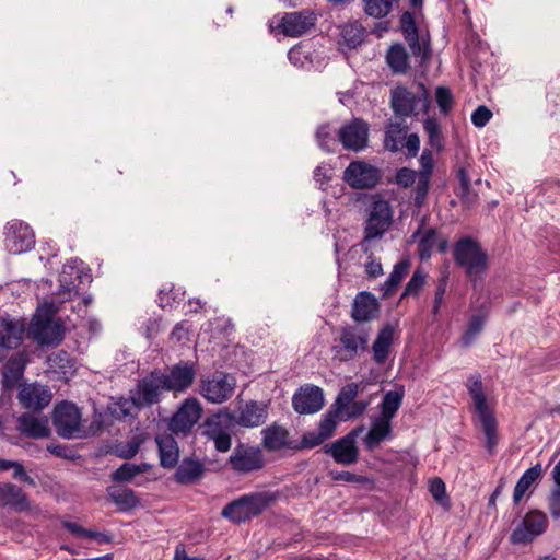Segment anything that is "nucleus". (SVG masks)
Masks as SVG:
<instances>
[{"instance_id": "nucleus-1", "label": "nucleus", "mask_w": 560, "mask_h": 560, "mask_svg": "<svg viewBox=\"0 0 560 560\" xmlns=\"http://www.w3.org/2000/svg\"><path fill=\"white\" fill-rule=\"evenodd\" d=\"M276 500L277 494L270 491L250 492L228 503L221 515L231 523L238 525L261 514Z\"/></svg>"}, {"instance_id": "nucleus-2", "label": "nucleus", "mask_w": 560, "mask_h": 560, "mask_svg": "<svg viewBox=\"0 0 560 560\" xmlns=\"http://www.w3.org/2000/svg\"><path fill=\"white\" fill-rule=\"evenodd\" d=\"M467 389L474 400L475 409L481 423L486 440V448L490 454H493L498 444V423L487 404L481 376L479 374L469 377L467 382Z\"/></svg>"}, {"instance_id": "nucleus-3", "label": "nucleus", "mask_w": 560, "mask_h": 560, "mask_svg": "<svg viewBox=\"0 0 560 560\" xmlns=\"http://www.w3.org/2000/svg\"><path fill=\"white\" fill-rule=\"evenodd\" d=\"M456 265L465 269L466 276L475 281L488 268V255L480 244L469 236L459 238L453 250Z\"/></svg>"}, {"instance_id": "nucleus-4", "label": "nucleus", "mask_w": 560, "mask_h": 560, "mask_svg": "<svg viewBox=\"0 0 560 560\" xmlns=\"http://www.w3.org/2000/svg\"><path fill=\"white\" fill-rule=\"evenodd\" d=\"M56 312L54 303H44L37 308L30 325V335L39 345H58L62 340L63 327L55 318Z\"/></svg>"}, {"instance_id": "nucleus-5", "label": "nucleus", "mask_w": 560, "mask_h": 560, "mask_svg": "<svg viewBox=\"0 0 560 560\" xmlns=\"http://www.w3.org/2000/svg\"><path fill=\"white\" fill-rule=\"evenodd\" d=\"M370 331L363 326L353 325L341 328L338 342L331 348L334 359L339 362L354 360L368 350Z\"/></svg>"}, {"instance_id": "nucleus-6", "label": "nucleus", "mask_w": 560, "mask_h": 560, "mask_svg": "<svg viewBox=\"0 0 560 560\" xmlns=\"http://www.w3.org/2000/svg\"><path fill=\"white\" fill-rule=\"evenodd\" d=\"M51 418L60 438L71 440L85 435L82 412L74 402L67 400L58 402L54 408Z\"/></svg>"}, {"instance_id": "nucleus-7", "label": "nucleus", "mask_w": 560, "mask_h": 560, "mask_svg": "<svg viewBox=\"0 0 560 560\" xmlns=\"http://www.w3.org/2000/svg\"><path fill=\"white\" fill-rule=\"evenodd\" d=\"M399 27L413 57L419 58L420 62L427 61L431 56L429 33L418 27L415 15L409 11L401 14Z\"/></svg>"}, {"instance_id": "nucleus-8", "label": "nucleus", "mask_w": 560, "mask_h": 560, "mask_svg": "<svg viewBox=\"0 0 560 560\" xmlns=\"http://www.w3.org/2000/svg\"><path fill=\"white\" fill-rule=\"evenodd\" d=\"M236 378L229 373L215 372L202 378L199 384V394L211 404L228 401L235 392Z\"/></svg>"}, {"instance_id": "nucleus-9", "label": "nucleus", "mask_w": 560, "mask_h": 560, "mask_svg": "<svg viewBox=\"0 0 560 560\" xmlns=\"http://www.w3.org/2000/svg\"><path fill=\"white\" fill-rule=\"evenodd\" d=\"M548 525L549 521L544 512L530 510L515 525L510 535V541L513 545H528L541 536L547 530Z\"/></svg>"}, {"instance_id": "nucleus-10", "label": "nucleus", "mask_w": 560, "mask_h": 560, "mask_svg": "<svg viewBox=\"0 0 560 560\" xmlns=\"http://www.w3.org/2000/svg\"><path fill=\"white\" fill-rule=\"evenodd\" d=\"M393 219L392 207L384 199L375 200L372 203L369 218L364 229V240L380 238L389 229Z\"/></svg>"}, {"instance_id": "nucleus-11", "label": "nucleus", "mask_w": 560, "mask_h": 560, "mask_svg": "<svg viewBox=\"0 0 560 560\" xmlns=\"http://www.w3.org/2000/svg\"><path fill=\"white\" fill-rule=\"evenodd\" d=\"M380 178V170L364 161L351 162L343 172V180L354 189L373 188Z\"/></svg>"}, {"instance_id": "nucleus-12", "label": "nucleus", "mask_w": 560, "mask_h": 560, "mask_svg": "<svg viewBox=\"0 0 560 560\" xmlns=\"http://www.w3.org/2000/svg\"><path fill=\"white\" fill-rule=\"evenodd\" d=\"M35 244L32 229L24 222L12 220L7 224L4 245L11 254H22L30 250Z\"/></svg>"}, {"instance_id": "nucleus-13", "label": "nucleus", "mask_w": 560, "mask_h": 560, "mask_svg": "<svg viewBox=\"0 0 560 560\" xmlns=\"http://www.w3.org/2000/svg\"><path fill=\"white\" fill-rule=\"evenodd\" d=\"M337 136L345 149L363 151L369 142V124L361 118H353L339 128Z\"/></svg>"}, {"instance_id": "nucleus-14", "label": "nucleus", "mask_w": 560, "mask_h": 560, "mask_svg": "<svg viewBox=\"0 0 560 560\" xmlns=\"http://www.w3.org/2000/svg\"><path fill=\"white\" fill-rule=\"evenodd\" d=\"M164 390L183 393L187 390L196 377V369L190 362H179L173 365L168 373L160 372Z\"/></svg>"}, {"instance_id": "nucleus-15", "label": "nucleus", "mask_w": 560, "mask_h": 560, "mask_svg": "<svg viewBox=\"0 0 560 560\" xmlns=\"http://www.w3.org/2000/svg\"><path fill=\"white\" fill-rule=\"evenodd\" d=\"M362 431L363 427L353 429L343 438L326 446L325 452L330 454L337 464L352 465L357 463L359 459V450L355 440Z\"/></svg>"}, {"instance_id": "nucleus-16", "label": "nucleus", "mask_w": 560, "mask_h": 560, "mask_svg": "<svg viewBox=\"0 0 560 560\" xmlns=\"http://www.w3.org/2000/svg\"><path fill=\"white\" fill-rule=\"evenodd\" d=\"M162 390H164V385L160 377V371H153L140 380L131 393L138 406L145 408L160 402Z\"/></svg>"}, {"instance_id": "nucleus-17", "label": "nucleus", "mask_w": 560, "mask_h": 560, "mask_svg": "<svg viewBox=\"0 0 560 560\" xmlns=\"http://www.w3.org/2000/svg\"><path fill=\"white\" fill-rule=\"evenodd\" d=\"M324 392L316 385H303L292 397V406L300 415L316 413L324 407Z\"/></svg>"}, {"instance_id": "nucleus-18", "label": "nucleus", "mask_w": 560, "mask_h": 560, "mask_svg": "<svg viewBox=\"0 0 560 560\" xmlns=\"http://www.w3.org/2000/svg\"><path fill=\"white\" fill-rule=\"evenodd\" d=\"M226 411L217 413L208 418L205 422V434L213 441L214 447L219 452H228L232 445L231 428Z\"/></svg>"}, {"instance_id": "nucleus-19", "label": "nucleus", "mask_w": 560, "mask_h": 560, "mask_svg": "<svg viewBox=\"0 0 560 560\" xmlns=\"http://www.w3.org/2000/svg\"><path fill=\"white\" fill-rule=\"evenodd\" d=\"M264 456L258 447L238 444L230 456L231 467L241 474H248L264 467Z\"/></svg>"}, {"instance_id": "nucleus-20", "label": "nucleus", "mask_w": 560, "mask_h": 560, "mask_svg": "<svg viewBox=\"0 0 560 560\" xmlns=\"http://www.w3.org/2000/svg\"><path fill=\"white\" fill-rule=\"evenodd\" d=\"M202 412L197 398H187L170 421V430L174 433H186L199 421Z\"/></svg>"}, {"instance_id": "nucleus-21", "label": "nucleus", "mask_w": 560, "mask_h": 560, "mask_svg": "<svg viewBox=\"0 0 560 560\" xmlns=\"http://www.w3.org/2000/svg\"><path fill=\"white\" fill-rule=\"evenodd\" d=\"M316 15L313 11L303 10L285 13L279 21L277 27L281 28L287 36L298 37L315 26Z\"/></svg>"}, {"instance_id": "nucleus-22", "label": "nucleus", "mask_w": 560, "mask_h": 560, "mask_svg": "<svg viewBox=\"0 0 560 560\" xmlns=\"http://www.w3.org/2000/svg\"><path fill=\"white\" fill-rule=\"evenodd\" d=\"M226 416L241 427L255 428L266 422L268 406L265 402L250 400L240 407L237 416L228 410Z\"/></svg>"}, {"instance_id": "nucleus-23", "label": "nucleus", "mask_w": 560, "mask_h": 560, "mask_svg": "<svg viewBox=\"0 0 560 560\" xmlns=\"http://www.w3.org/2000/svg\"><path fill=\"white\" fill-rule=\"evenodd\" d=\"M337 418L339 415L331 409L327 410L319 421L317 431H308L303 434L301 446L303 448H313L332 436L337 428Z\"/></svg>"}, {"instance_id": "nucleus-24", "label": "nucleus", "mask_w": 560, "mask_h": 560, "mask_svg": "<svg viewBox=\"0 0 560 560\" xmlns=\"http://www.w3.org/2000/svg\"><path fill=\"white\" fill-rule=\"evenodd\" d=\"M19 400L26 409L40 410L49 405L51 393L45 386L27 384L20 389Z\"/></svg>"}, {"instance_id": "nucleus-25", "label": "nucleus", "mask_w": 560, "mask_h": 560, "mask_svg": "<svg viewBox=\"0 0 560 560\" xmlns=\"http://www.w3.org/2000/svg\"><path fill=\"white\" fill-rule=\"evenodd\" d=\"M25 332L24 325L15 319L3 318L0 329V360L4 357V351L15 349L23 340Z\"/></svg>"}, {"instance_id": "nucleus-26", "label": "nucleus", "mask_w": 560, "mask_h": 560, "mask_svg": "<svg viewBox=\"0 0 560 560\" xmlns=\"http://www.w3.org/2000/svg\"><path fill=\"white\" fill-rule=\"evenodd\" d=\"M420 101L413 93L405 88H397L392 92V108L396 115L395 118L404 119L411 116Z\"/></svg>"}, {"instance_id": "nucleus-27", "label": "nucleus", "mask_w": 560, "mask_h": 560, "mask_svg": "<svg viewBox=\"0 0 560 560\" xmlns=\"http://www.w3.org/2000/svg\"><path fill=\"white\" fill-rule=\"evenodd\" d=\"M378 303L370 292H360L352 305V318L355 322H366L376 316Z\"/></svg>"}, {"instance_id": "nucleus-28", "label": "nucleus", "mask_w": 560, "mask_h": 560, "mask_svg": "<svg viewBox=\"0 0 560 560\" xmlns=\"http://www.w3.org/2000/svg\"><path fill=\"white\" fill-rule=\"evenodd\" d=\"M0 504L19 512L30 509L27 495L20 487L10 482L0 483Z\"/></svg>"}, {"instance_id": "nucleus-29", "label": "nucleus", "mask_w": 560, "mask_h": 560, "mask_svg": "<svg viewBox=\"0 0 560 560\" xmlns=\"http://www.w3.org/2000/svg\"><path fill=\"white\" fill-rule=\"evenodd\" d=\"M159 454L160 464L164 468H173L178 463L179 450L176 440L172 434H160L155 439Z\"/></svg>"}, {"instance_id": "nucleus-30", "label": "nucleus", "mask_w": 560, "mask_h": 560, "mask_svg": "<svg viewBox=\"0 0 560 560\" xmlns=\"http://www.w3.org/2000/svg\"><path fill=\"white\" fill-rule=\"evenodd\" d=\"M82 269L77 260H72L63 265L59 275V293L68 294L78 293V284L81 282Z\"/></svg>"}, {"instance_id": "nucleus-31", "label": "nucleus", "mask_w": 560, "mask_h": 560, "mask_svg": "<svg viewBox=\"0 0 560 560\" xmlns=\"http://www.w3.org/2000/svg\"><path fill=\"white\" fill-rule=\"evenodd\" d=\"M19 429L27 436L34 439L47 438L50 434L48 420L46 418H38L30 412H25L19 418Z\"/></svg>"}, {"instance_id": "nucleus-32", "label": "nucleus", "mask_w": 560, "mask_h": 560, "mask_svg": "<svg viewBox=\"0 0 560 560\" xmlns=\"http://www.w3.org/2000/svg\"><path fill=\"white\" fill-rule=\"evenodd\" d=\"M408 126L404 119L390 120L386 127L384 145L392 152H398L404 148Z\"/></svg>"}, {"instance_id": "nucleus-33", "label": "nucleus", "mask_w": 560, "mask_h": 560, "mask_svg": "<svg viewBox=\"0 0 560 560\" xmlns=\"http://www.w3.org/2000/svg\"><path fill=\"white\" fill-rule=\"evenodd\" d=\"M394 329L390 326L382 328L373 342L372 352L373 360L378 365H382L388 359L390 347L393 343Z\"/></svg>"}, {"instance_id": "nucleus-34", "label": "nucleus", "mask_w": 560, "mask_h": 560, "mask_svg": "<svg viewBox=\"0 0 560 560\" xmlns=\"http://www.w3.org/2000/svg\"><path fill=\"white\" fill-rule=\"evenodd\" d=\"M386 62L394 73L405 74L410 69L409 54L401 43H396L388 48Z\"/></svg>"}, {"instance_id": "nucleus-35", "label": "nucleus", "mask_w": 560, "mask_h": 560, "mask_svg": "<svg viewBox=\"0 0 560 560\" xmlns=\"http://www.w3.org/2000/svg\"><path fill=\"white\" fill-rule=\"evenodd\" d=\"M392 434V420L378 417L372 423V427L366 434L364 442L368 448H374L380 443L388 439Z\"/></svg>"}, {"instance_id": "nucleus-36", "label": "nucleus", "mask_w": 560, "mask_h": 560, "mask_svg": "<svg viewBox=\"0 0 560 560\" xmlns=\"http://www.w3.org/2000/svg\"><path fill=\"white\" fill-rule=\"evenodd\" d=\"M110 500L119 506L121 511H128L139 505L140 501L132 489L112 486L107 489Z\"/></svg>"}, {"instance_id": "nucleus-37", "label": "nucleus", "mask_w": 560, "mask_h": 560, "mask_svg": "<svg viewBox=\"0 0 560 560\" xmlns=\"http://www.w3.org/2000/svg\"><path fill=\"white\" fill-rule=\"evenodd\" d=\"M541 474V464H536L524 471V474L517 480L514 488L513 501L515 504H517L522 500L526 491L540 479Z\"/></svg>"}, {"instance_id": "nucleus-38", "label": "nucleus", "mask_w": 560, "mask_h": 560, "mask_svg": "<svg viewBox=\"0 0 560 560\" xmlns=\"http://www.w3.org/2000/svg\"><path fill=\"white\" fill-rule=\"evenodd\" d=\"M203 474V465L194 459H184L175 471V480L178 483H192Z\"/></svg>"}, {"instance_id": "nucleus-39", "label": "nucleus", "mask_w": 560, "mask_h": 560, "mask_svg": "<svg viewBox=\"0 0 560 560\" xmlns=\"http://www.w3.org/2000/svg\"><path fill=\"white\" fill-rule=\"evenodd\" d=\"M410 269L409 259H401L398 261L384 284L381 287L384 298H389L397 290L401 280L408 275Z\"/></svg>"}, {"instance_id": "nucleus-40", "label": "nucleus", "mask_w": 560, "mask_h": 560, "mask_svg": "<svg viewBox=\"0 0 560 560\" xmlns=\"http://www.w3.org/2000/svg\"><path fill=\"white\" fill-rule=\"evenodd\" d=\"M262 444L269 451H277L287 445L288 431L276 423L261 431Z\"/></svg>"}, {"instance_id": "nucleus-41", "label": "nucleus", "mask_w": 560, "mask_h": 560, "mask_svg": "<svg viewBox=\"0 0 560 560\" xmlns=\"http://www.w3.org/2000/svg\"><path fill=\"white\" fill-rule=\"evenodd\" d=\"M418 240V254L422 261L431 258L433 249L435 248L439 241V233L435 229H428L422 234L420 231L413 233L412 237Z\"/></svg>"}, {"instance_id": "nucleus-42", "label": "nucleus", "mask_w": 560, "mask_h": 560, "mask_svg": "<svg viewBox=\"0 0 560 560\" xmlns=\"http://www.w3.org/2000/svg\"><path fill=\"white\" fill-rule=\"evenodd\" d=\"M140 409L131 392L128 398L121 397L109 406L112 415L119 420L137 416Z\"/></svg>"}, {"instance_id": "nucleus-43", "label": "nucleus", "mask_w": 560, "mask_h": 560, "mask_svg": "<svg viewBox=\"0 0 560 560\" xmlns=\"http://www.w3.org/2000/svg\"><path fill=\"white\" fill-rule=\"evenodd\" d=\"M399 0H362L363 11L374 19L387 16Z\"/></svg>"}, {"instance_id": "nucleus-44", "label": "nucleus", "mask_w": 560, "mask_h": 560, "mask_svg": "<svg viewBox=\"0 0 560 560\" xmlns=\"http://www.w3.org/2000/svg\"><path fill=\"white\" fill-rule=\"evenodd\" d=\"M358 393L359 385L357 383H349L345 385L340 389L335 402L329 409L340 416L345 409L355 399Z\"/></svg>"}, {"instance_id": "nucleus-45", "label": "nucleus", "mask_w": 560, "mask_h": 560, "mask_svg": "<svg viewBox=\"0 0 560 560\" xmlns=\"http://www.w3.org/2000/svg\"><path fill=\"white\" fill-rule=\"evenodd\" d=\"M486 315L478 313L474 314L468 323L467 329L462 336V343L464 347H469L474 343L476 338L481 334L486 324Z\"/></svg>"}, {"instance_id": "nucleus-46", "label": "nucleus", "mask_w": 560, "mask_h": 560, "mask_svg": "<svg viewBox=\"0 0 560 560\" xmlns=\"http://www.w3.org/2000/svg\"><path fill=\"white\" fill-rule=\"evenodd\" d=\"M402 397L404 394L398 390L387 392L382 400V411L380 417L392 420L401 406Z\"/></svg>"}, {"instance_id": "nucleus-47", "label": "nucleus", "mask_w": 560, "mask_h": 560, "mask_svg": "<svg viewBox=\"0 0 560 560\" xmlns=\"http://www.w3.org/2000/svg\"><path fill=\"white\" fill-rule=\"evenodd\" d=\"M149 467L150 465L148 464L125 463L113 472L112 478L115 481L130 482L139 474L145 472Z\"/></svg>"}, {"instance_id": "nucleus-48", "label": "nucleus", "mask_w": 560, "mask_h": 560, "mask_svg": "<svg viewBox=\"0 0 560 560\" xmlns=\"http://www.w3.org/2000/svg\"><path fill=\"white\" fill-rule=\"evenodd\" d=\"M316 140L322 150L332 152L336 145V129L329 122L318 126Z\"/></svg>"}, {"instance_id": "nucleus-49", "label": "nucleus", "mask_w": 560, "mask_h": 560, "mask_svg": "<svg viewBox=\"0 0 560 560\" xmlns=\"http://www.w3.org/2000/svg\"><path fill=\"white\" fill-rule=\"evenodd\" d=\"M423 129L428 136V142L429 144L436 149L442 150L443 149V137L441 133V127L436 118L429 117L423 122Z\"/></svg>"}, {"instance_id": "nucleus-50", "label": "nucleus", "mask_w": 560, "mask_h": 560, "mask_svg": "<svg viewBox=\"0 0 560 560\" xmlns=\"http://www.w3.org/2000/svg\"><path fill=\"white\" fill-rule=\"evenodd\" d=\"M142 443L143 439L140 435H133L128 441L117 444L115 454L119 458L130 459L137 455Z\"/></svg>"}, {"instance_id": "nucleus-51", "label": "nucleus", "mask_w": 560, "mask_h": 560, "mask_svg": "<svg viewBox=\"0 0 560 560\" xmlns=\"http://www.w3.org/2000/svg\"><path fill=\"white\" fill-rule=\"evenodd\" d=\"M342 38L349 48L359 46L365 36V30L360 24H349L342 30Z\"/></svg>"}, {"instance_id": "nucleus-52", "label": "nucleus", "mask_w": 560, "mask_h": 560, "mask_svg": "<svg viewBox=\"0 0 560 560\" xmlns=\"http://www.w3.org/2000/svg\"><path fill=\"white\" fill-rule=\"evenodd\" d=\"M435 100L438 103V106L440 108V112L443 115L448 114L453 106V95L448 88L445 86H439L435 90Z\"/></svg>"}, {"instance_id": "nucleus-53", "label": "nucleus", "mask_w": 560, "mask_h": 560, "mask_svg": "<svg viewBox=\"0 0 560 560\" xmlns=\"http://www.w3.org/2000/svg\"><path fill=\"white\" fill-rule=\"evenodd\" d=\"M425 275L420 269H417L408 283L405 287L401 298L409 295H417L424 284Z\"/></svg>"}, {"instance_id": "nucleus-54", "label": "nucleus", "mask_w": 560, "mask_h": 560, "mask_svg": "<svg viewBox=\"0 0 560 560\" xmlns=\"http://www.w3.org/2000/svg\"><path fill=\"white\" fill-rule=\"evenodd\" d=\"M368 400H353L345 411L339 416L340 421H347L351 418H358L364 413L369 406Z\"/></svg>"}, {"instance_id": "nucleus-55", "label": "nucleus", "mask_w": 560, "mask_h": 560, "mask_svg": "<svg viewBox=\"0 0 560 560\" xmlns=\"http://www.w3.org/2000/svg\"><path fill=\"white\" fill-rule=\"evenodd\" d=\"M429 178L430 175H428V173H421L418 178L415 196V205L418 207H420L423 203L427 197L429 190Z\"/></svg>"}, {"instance_id": "nucleus-56", "label": "nucleus", "mask_w": 560, "mask_h": 560, "mask_svg": "<svg viewBox=\"0 0 560 560\" xmlns=\"http://www.w3.org/2000/svg\"><path fill=\"white\" fill-rule=\"evenodd\" d=\"M492 117V112L485 105L478 106L471 114V122L478 128L485 127Z\"/></svg>"}, {"instance_id": "nucleus-57", "label": "nucleus", "mask_w": 560, "mask_h": 560, "mask_svg": "<svg viewBox=\"0 0 560 560\" xmlns=\"http://www.w3.org/2000/svg\"><path fill=\"white\" fill-rule=\"evenodd\" d=\"M430 492L440 504L447 501L445 483L441 478H434L430 481Z\"/></svg>"}, {"instance_id": "nucleus-58", "label": "nucleus", "mask_w": 560, "mask_h": 560, "mask_svg": "<svg viewBox=\"0 0 560 560\" xmlns=\"http://www.w3.org/2000/svg\"><path fill=\"white\" fill-rule=\"evenodd\" d=\"M447 283H448V275L445 273L444 276H442L439 279L438 288H436V291L434 294V304H433V313L434 314H438L440 311L441 304L443 302V299H444V295L446 292Z\"/></svg>"}, {"instance_id": "nucleus-59", "label": "nucleus", "mask_w": 560, "mask_h": 560, "mask_svg": "<svg viewBox=\"0 0 560 560\" xmlns=\"http://www.w3.org/2000/svg\"><path fill=\"white\" fill-rule=\"evenodd\" d=\"M25 366V360L23 354H18L12 357L7 363V373H12L15 378H19L23 375Z\"/></svg>"}, {"instance_id": "nucleus-60", "label": "nucleus", "mask_w": 560, "mask_h": 560, "mask_svg": "<svg viewBox=\"0 0 560 560\" xmlns=\"http://www.w3.org/2000/svg\"><path fill=\"white\" fill-rule=\"evenodd\" d=\"M329 476L334 481H345L350 483H362L365 481L364 477L346 470H330Z\"/></svg>"}, {"instance_id": "nucleus-61", "label": "nucleus", "mask_w": 560, "mask_h": 560, "mask_svg": "<svg viewBox=\"0 0 560 560\" xmlns=\"http://www.w3.org/2000/svg\"><path fill=\"white\" fill-rule=\"evenodd\" d=\"M183 293L179 290L171 289L168 292L161 290L159 293V304L162 308L173 307L176 300L182 299Z\"/></svg>"}, {"instance_id": "nucleus-62", "label": "nucleus", "mask_w": 560, "mask_h": 560, "mask_svg": "<svg viewBox=\"0 0 560 560\" xmlns=\"http://www.w3.org/2000/svg\"><path fill=\"white\" fill-rule=\"evenodd\" d=\"M288 58L290 62L296 68H303L308 61L306 54L300 46L292 47L288 52Z\"/></svg>"}, {"instance_id": "nucleus-63", "label": "nucleus", "mask_w": 560, "mask_h": 560, "mask_svg": "<svg viewBox=\"0 0 560 560\" xmlns=\"http://www.w3.org/2000/svg\"><path fill=\"white\" fill-rule=\"evenodd\" d=\"M416 172L411 168L402 167L396 173V183L401 187H409L416 182Z\"/></svg>"}, {"instance_id": "nucleus-64", "label": "nucleus", "mask_w": 560, "mask_h": 560, "mask_svg": "<svg viewBox=\"0 0 560 560\" xmlns=\"http://www.w3.org/2000/svg\"><path fill=\"white\" fill-rule=\"evenodd\" d=\"M548 508L553 518L560 517V488H556L551 491Z\"/></svg>"}]
</instances>
